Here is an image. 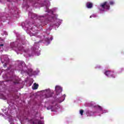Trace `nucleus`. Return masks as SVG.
I'll use <instances>...</instances> for the list:
<instances>
[{
	"label": "nucleus",
	"mask_w": 124,
	"mask_h": 124,
	"mask_svg": "<svg viewBox=\"0 0 124 124\" xmlns=\"http://www.w3.org/2000/svg\"><path fill=\"white\" fill-rule=\"evenodd\" d=\"M45 5L46 8V12H47V13H48V15H50V14H52L51 16H49V17L48 18V20H56V21L58 23H56L55 25H54V26H56L57 28H59V26H60V25H61V23H62V20L59 19L57 18V17H54L55 15L53 14V11L52 10H49V9H48V7L50 6V2L49 1V0H45Z\"/></svg>",
	"instance_id": "nucleus-1"
},
{
	"label": "nucleus",
	"mask_w": 124,
	"mask_h": 124,
	"mask_svg": "<svg viewBox=\"0 0 124 124\" xmlns=\"http://www.w3.org/2000/svg\"><path fill=\"white\" fill-rule=\"evenodd\" d=\"M25 30H26L27 33L30 34V36H36L38 33V30H37V27L34 26L33 24H26L23 27Z\"/></svg>",
	"instance_id": "nucleus-2"
},
{
	"label": "nucleus",
	"mask_w": 124,
	"mask_h": 124,
	"mask_svg": "<svg viewBox=\"0 0 124 124\" xmlns=\"http://www.w3.org/2000/svg\"><path fill=\"white\" fill-rule=\"evenodd\" d=\"M29 17L32 18V19H34V20H36V19H37V20H36L37 23H42V21H40V20L44 19V17H45L44 16H37L33 13H30L29 14Z\"/></svg>",
	"instance_id": "nucleus-3"
},
{
	"label": "nucleus",
	"mask_w": 124,
	"mask_h": 124,
	"mask_svg": "<svg viewBox=\"0 0 124 124\" xmlns=\"http://www.w3.org/2000/svg\"><path fill=\"white\" fill-rule=\"evenodd\" d=\"M99 9L100 11H106L110 9V6L107 2H104L101 4Z\"/></svg>",
	"instance_id": "nucleus-4"
},
{
	"label": "nucleus",
	"mask_w": 124,
	"mask_h": 124,
	"mask_svg": "<svg viewBox=\"0 0 124 124\" xmlns=\"http://www.w3.org/2000/svg\"><path fill=\"white\" fill-rule=\"evenodd\" d=\"M39 48V45H38V43H35L33 50L34 53H35V56H40V50H38Z\"/></svg>",
	"instance_id": "nucleus-5"
},
{
	"label": "nucleus",
	"mask_w": 124,
	"mask_h": 124,
	"mask_svg": "<svg viewBox=\"0 0 124 124\" xmlns=\"http://www.w3.org/2000/svg\"><path fill=\"white\" fill-rule=\"evenodd\" d=\"M105 75L108 77H112V78H115V75L113 74V72L109 71H107L105 73Z\"/></svg>",
	"instance_id": "nucleus-6"
},
{
	"label": "nucleus",
	"mask_w": 124,
	"mask_h": 124,
	"mask_svg": "<svg viewBox=\"0 0 124 124\" xmlns=\"http://www.w3.org/2000/svg\"><path fill=\"white\" fill-rule=\"evenodd\" d=\"M47 93L46 95V98H49V97H52V95L54 94V92H51L50 90H46Z\"/></svg>",
	"instance_id": "nucleus-7"
},
{
	"label": "nucleus",
	"mask_w": 124,
	"mask_h": 124,
	"mask_svg": "<svg viewBox=\"0 0 124 124\" xmlns=\"http://www.w3.org/2000/svg\"><path fill=\"white\" fill-rule=\"evenodd\" d=\"M57 94H59L60 93L62 92V88L61 86H56L55 87Z\"/></svg>",
	"instance_id": "nucleus-8"
},
{
	"label": "nucleus",
	"mask_w": 124,
	"mask_h": 124,
	"mask_svg": "<svg viewBox=\"0 0 124 124\" xmlns=\"http://www.w3.org/2000/svg\"><path fill=\"white\" fill-rule=\"evenodd\" d=\"M86 115H87V117H91L93 115V111H91L90 110H87L86 112Z\"/></svg>",
	"instance_id": "nucleus-9"
},
{
	"label": "nucleus",
	"mask_w": 124,
	"mask_h": 124,
	"mask_svg": "<svg viewBox=\"0 0 124 124\" xmlns=\"http://www.w3.org/2000/svg\"><path fill=\"white\" fill-rule=\"evenodd\" d=\"M87 8H92L93 7V3L91 2H88L86 4Z\"/></svg>",
	"instance_id": "nucleus-10"
},
{
	"label": "nucleus",
	"mask_w": 124,
	"mask_h": 124,
	"mask_svg": "<svg viewBox=\"0 0 124 124\" xmlns=\"http://www.w3.org/2000/svg\"><path fill=\"white\" fill-rule=\"evenodd\" d=\"M51 40H53V37H51L50 38V39L47 38L46 39V45H48L50 43V42L51 41Z\"/></svg>",
	"instance_id": "nucleus-11"
},
{
	"label": "nucleus",
	"mask_w": 124,
	"mask_h": 124,
	"mask_svg": "<svg viewBox=\"0 0 124 124\" xmlns=\"http://www.w3.org/2000/svg\"><path fill=\"white\" fill-rule=\"evenodd\" d=\"M38 84L36 83H34L33 86H32L33 90H37L38 89Z\"/></svg>",
	"instance_id": "nucleus-12"
},
{
	"label": "nucleus",
	"mask_w": 124,
	"mask_h": 124,
	"mask_svg": "<svg viewBox=\"0 0 124 124\" xmlns=\"http://www.w3.org/2000/svg\"><path fill=\"white\" fill-rule=\"evenodd\" d=\"M109 4H110V5H114V4H115V2H114V1H109Z\"/></svg>",
	"instance_id": "nucleus-13"
},
{
	"label": "nucleus",
	"mask_w": 124,
	"mask_h": 124,
	"mask_svg": "<svg viewBox=\"0 0 124 124\" xmlns=\"http://www.w3.org/2000/svg\"><path fill=\"white\" fill-rule=\"evenodd\" d=\"M79 112H80V114L81 116H83V113H84V110H83V109H80V110H79Z\"/></svg>",
	"instance_id": "nucleus-14"
},
{
	"label": "nucleus",
	"mask_w": 124,
	"mask_h": 124,
	"mask_svg": "<svg viewBox=\"0 0 124 124\" xmlns=\"http://www.w3.org/2000/svg\"><path fill=\"white\" fill-rule=\"evenodd\" d=\"M97 108H98L100 111H103L102 107H101L100 106H97Z\"/></svg>",
	"instance_id": "nucleus-15"
},
{
	"label": "nucleus",
	"mask_w": 124,
	"mask_h": 124,
	"mask_svg": "<svg viewBox=\"0 0 124 124\" xmlns=\"http://www.w3.org/2000/svg\"><path fill=\"white\" fill-rule=\"evenodd\" d=\"M11 48H12V49H14V43H12L11 44Z\"/></svg>",
	"instance_id": "nucleus-16"
},
{
	"label": "nucleus",
	"mask_w": 124,
	"mask_h": 124,
	"mask_svg": "<svg viewBox=\"0 0 124 124\" xmlns=\"http://www.w3.org/2000/svg\"><path fill=\"white\" fill-rule=\"evenodd\" d=\"M37 124H42V122L40 120L38 121Z\"/></svg>",
	"instance_id": "nucleus-17"
},
{
	"label": "nucleus",
	"mask_w": 124,
	"mask_h": 124,
	"mask_svg": "<svg viewBox=\"0 0 124 124\" xmlns=\"http://www.w3.org/2000/svg\"><path fill=\"white\" fill-rule=\"evenodd\" d=\"M92 17H93V18H95V17H96V15H93L92 16H90V18H92Z\"/></svg>",
	"instance_id": "nucleus-18"
},
{
	"label": "nucleus",
	"mask_w": 124,
	"mask_h": 124,
	"mask_svg": "<svg viewBox=\"0 0 124 124\" xmlns=\"http://www.w3.org/2000/svg\"><path fill=\"white\" fill-rule=\"evenodd\" d=\"M28 71L29 72H30V73H31V72H32V70L31 69H28Z\"/></svg>",
	"instance_id": "nucleus-19"
},
{
	"label": "nucleus",
	"mask_w": 124,
	"mask_h": 124,
	"mask_svg": "<svg viewBox=\"0 0 124 124\" xmlns=\"http://www.w3.org/2000/svg\"><path fill=\"white\" fill-rule=\"evenodd\" d=\"M50 109H52V107H48L47 108V110H50Z\"/></svg>",
	"instance_id": "nucleus-20"
},
{
	"label": "nucleus",
	"mask_w": 124,
	"mask_h": 124,
	"mask_svg": "<svg viewBox=\"0 0 124 124\" xmlns=\"http://www.w3.org/2000/svg\"><path fill=\"white\" fill-rule=\"evenodd\" d=\"M3 46V44H0V47Z\"/></svg>",
	"instance_id": "nucleus-21"
},
{
	"label": "nucleus",
	"mask_w": 124,
	"mask_h": 124,
	"mask_svg": "<svg viewBox=\"0 0 124 124\" xmlns=\"http://www.w3.org/2000/svg\"><path fill=\"white\" fill-rule=\"evenodd\" d=\"M14 84H18L19 83V82L17 81V82H14Z\"/></svg>",
	"instance_id": "nucleus-22"
},
{
	"label": "nucleus",
	"mask_w": 124,
	"mask_h": 124,
	"mask_svg": "<svg viewBox=\"0 0 124 124\" xmlns=\"http://www.w3.org/2000/svg\"><path fill=\"white\" fill-rule=\"evenodd\" d=\"M17 62H20V61H19V60L17 61Z\"/></svg>",
	"instance_id": "nucleus-23"
},
{
	"label": "nucleus",
	"mask_w": 124,
	"mask_h": 124,
	"mask_svg": "<svg viewBox=\"0 0 124 124\" xmlns=\"http://www.w3.org/2000/svg\"><path fill=\"white\" fill-rule=\"evenodd\" d=\"M34 54L32 53V54H31V55H30V56L31 57V56H34Z\"/></svg>",
	"instance_id": "nucleus-24"
},
{
	"label": "nucleus",
	"mask_w": 124,
	"mask_h": 124,
	"mask_svg": "<svg viewBox=\"0 0 124 124\" xmlns=\"http://www.w3.org/2000/svg\"><path fill=\"white\" fill-rule=\"evenodd\" d=\"M4 34L7 35V33L6 32H4Z\"/></svg>",
	"instance_id": "nucleus-25"
},
{
	"label": "nucleus",
	"mask_w": 124,
	"mask_h": 124,
	"mask_svg": "<svg viewBox=\"0 0 124 124\" xmlns=\"http://www.w3.org/2000/svg\"><path fill=\"white\" fill-rule=\"evenodd\" d=\"M22 50H23V49H21V48H19V51H22Z\"/></svg>",
	"instance_id": "nucleus-26"
},
{
	"label": "nucleus",
	"mask_w": 124,
	"mask_h": 124,
	"mask_svg": "<svg viewBox=\"0 0 124 124\" xmlns=\"http://www.w3.org/2000/svg\"><path fill=\"white\" fill-rule=\"evenodd\" d=\"M104 113H107V110H105Z\"/></svg>",
	"instance_id": "nucleus-27"
},
{
	"label": "nucleus",
	"mask_w": 124,
	"mask_h": 124,
	"mask_svg": "<svg viewBox=\"0 0 124 124\" xmlns=\"http://www.w3.org/2000/svg\"><path fill=\"white\" fill-rule=\"evenodd\" d=\"M63 96H64V97H65V94H64Z\"/></svg>",
	"instance_id": "nucleus-28"
}]
</instances>
